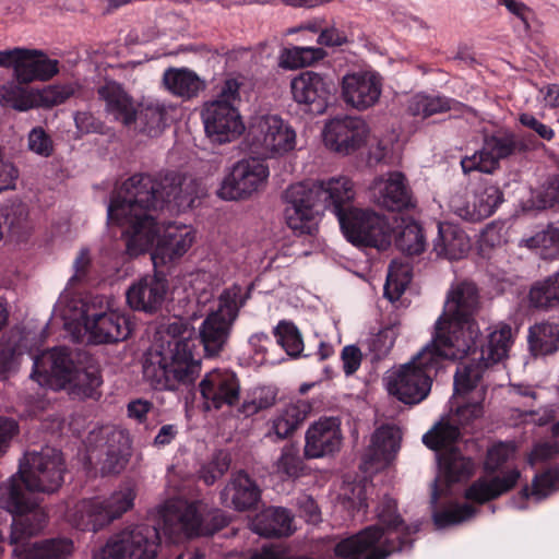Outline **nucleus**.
Listing matches in <instances>:
<instances>
[{
    "mask_svg": "<svg viewBox=\"0 0 559 559\" xmlns=\"http://www.w3.org/2000/svg\"><path fill=\"white\" fill-rule=\"evenodd\" d=\"M66 463L62 452L52 447L25 452L19 471L0 484V508L12 514L10 544L20 559H67L73 543L52 538L26 548L28 539L45 527L46 513L34 492L53 493L64 481Z\"/></svg>",
    "mask_w": 559,
    "mask_h": 559,
    "instance_id": "obj_1",
    "label": "nucleus"
},
{
    "mask_svg": "<svg viewBox=\"0 0 559 559\" xmlns=\"http://www.w3.org/2000/svg\"><path fill=\"white\" fill-rule=\"evenodd\" d=\"M164 205V175L135 174L128 178L111 199L108 219L127 226L122 233L127 253L138 257L148 251L158 235L153 212Z\"/></svg>",
    "mask_w": 559,
    "mask_h": 559,
    "instance_id": "obj_2",
    "label": "nucleus"
},
{
    "mask_svg": "<svg viewBox=\"0 0 559 559\" xmlns=\"http://www.w3.org/2000/svg\"><path fill=\"white\" fill-rule=\"evenodd\" d=\"M355 194L354 182L345 176L292 185L284 195L286 224L298 235H311L321 210H330L340 219L353 209Z\"/></svg>",
    "mask_w": 559,
    "mask_h": 559,
    "instance_id": "obj_3",
    "label": "nucleus"
},
{
    "mask_svg": "<svg viewBox=\"0 0 559 559\" xmlns=\"http://www.w3.org/2000/svg\"><path fill=\"white\" fill-rule=\"evenodd\" d=\"M379 525L368 526L340 540L334 547L338 559H386L396 551L411 549L419 524H406L388 499L378 511Z\"/></svg>",
    "mask_w": 559,
    "mask_h": 559,
    "instance_id": "obj_4",
    "label": "nucleus"
},
{
    "mask_svg": "<svg viewBox=\"0 0 559 559\" xmlns=\"http://www.w3.org/2000/svg\"><path fill=\"white\" fill-rule=\"evenodd\" d=\"M480 310L479 290L475 283L462 281L451 286L442 314L433 325L432 338L463 358L475 352L481 332L475 319Z\"/></svg>",
    "mask_w": 559,
    "mask_h": 559,
    "instance_id": "obj_5",
    "label": "nucleus"
},
{
    "mask_svg": "<svg viewBox=\"0 0 559 559\" xmlns=\"http://www.w3.org/2000/svg\"><path fill=\"white\" fill-rule=\"evenodd\" d=\"M463 359L455 352L431 340L413 358L394 369L386 378L390 395L406 405H416L427 399L432 382L444 360Z\"/></svg>",
    "mask_w": 559,
    "mask_h": 559,
    "instance_id": "obj_6",
    "label": "nucleus"
},
{
    "mask_svg": "<svg viewBox=\"0 0 559 559\" xmlns=\"http://www.w3.org/2000/svg\"><path fill=\"white\" fill-rule=\"evenodd\" d=\"M195 342L181 338L169 344L167 352L151 349L145 354L143 378L158 391H176L179 385H189L201 373L202 358Z\"/></svg>",
    "mask_w": 559,
    "mask_h": 559,
    "instance_id": "obj_7",
    "label": "nucleus"
},
{
    "mask_svg": "<svg viewBox=\"0 0 559 559\" xmlns=\"http://www.w3.org/2000/svg\"><path fill=\"white\" fill-rule=\"evenodd\" d=\"M249 144L253 153L264 157H278L296 146V132L277 115L257 118L249 129Z\"/></svg>",
    "mask_w": 559,
    "mask_h": 559,
    "instance_id": "obj_8",
    "label": "nucleus"
},
{
    "mask_svg": "<svg viewBox=\"0 0 559 559\" xmlns=\"http://www.w3.org/2000/svg\"><path fill=\"white\" fill-rule=\"evenodd\" d=\"M159 545V530L155 525H130L106 543L103 559H155Z\"/></svg>",
    "mask_w": 559,
    "mask_h": 559,
    "instance_id": "obj_9",
    "label": "nucleus"
},
{
    "mask_svg": "<svg viewBox=\"0 0 559 559\" xmlns=\"http://www.w3.org/2000/svg\"><path fill=\"white\" fill-rule=\"evenodd\" d=\"M163 531L168 535L183 533L188 537L211 536L229 524V516L219 509L203 513L197 503L187 504L181 511L162 513Z\"/></svg>",
    "mask_w": 559,
    "mask_h": 559,
    "instance_id": "obj_10",
    "label": "nucleus"
},
{
    "mask_svg": "<svg viewBox=\"0 0 559 559\" xmlns=\"http://www.w3.org/2000/svg\"><path fill=\"white\" fill-rule=\"evenodd\" d=\"M338 222L346 239L357 247L385 250L391 245L388 221L372 211L349 209Z\"/></svg>",
    "mask_w": 559,
    "mask_h": 559,
    "instance_id": "obj_11",
    "label": "nucleus"
},
{
    "mask_svg": "<svg viewBox=\"0 0 559 559\" xmlns=\"http://www.w3.org/2000/svg\"><path fill=\"white\" fill-rule=\"evenodd\" d=\"M269 178V167L259 158L237 162L224 178L218 197L224 200H241L258 192Z\"/></svg>",
    "mask_w": 559,
    "mask_h": 559,
    "instance_id": "obj_12",
    "label": "nucleus"
},
{
    "mask_svg": "<svg viewBox=\"0 0 559 559\" xmlns=\"http://www.w3.org/2000/svg\"><path fill=\"white\" fill-rule=\"evenodd\" d=\"M290 93L295 103L313 115L325 112L336 88L333 80L314 71H302L290 81Z\"/></svg>",
    "mask_w": 559,
    "mask_h": 559,
    "instance_id": "obj_13",
    "label": "nucleus"
},
{
    "mask_svg": "<svg viewBox=\"0 0 559 559\" xmlns=\"http://www.w3.org/2000/svg\"><path fill=\"white\" fill-rule=\"evenodd\" d=\"M519 141L513 132L499 130L484 139L483 147L472 156L462 158L461 166L464 174L478 170L486 174L493 173L499 167V160L514 154L519 148Z\"/></svg>",
    "mask_w": 559,
    "mask_h": 559,
    "instance_id": "obj_14",
    "label": "nucleus"
},
{
    "mask_svg": "<svg viewBox=\"0 0 559 559\" xmlns=\"http://www.w3.org/2000/svg\"><path fill=\"white\" fill-rule=\"evenodd\" d=\"M204 408L219 411L239 404L241 385L237 373L229 369H213L199 383Z\"/></svg>",
    "mask_w": 559,
    "mask_h": 559,
    "instance_id": "obj_15",
    "label": "nucleus"
},
{
    "mask_svg": "<svg viewBox=\"0 0 559 559\" xmlns=\"http://www.w3.org/2000/svg\"><path fill=\"white\" fill-rule=\"evenodd\" d=\"M206 136L215 143H228L245 131V123L236 106L207 102L201 110Z\"/></svg>",
    "mask_w": 559,
    "mask_h": 559,
    "instance_id": "obj_16",
    "label": "nucleus"
},
{
    "mask_svg": "<svg viewBox=\"0 0 559 559\" xmlns=\"http://www.w3.org/2000/svg\"><path fill=\"white\" fill-rule=\"evenodd\" d=\"M367 135L365 120L353 116L335 117L325 123L323 130L325 146L343 155L360 148L366 143Z\"/></svg>",
    "mask_w": 559,
    "mask_h": 559,
    "instance_id": "obj_17",
    "label": "nucleus"
},
{
    "mask_svg": "<svg viewBox=\"0 0 559 559\" xmlns=\"http://www.w3.org/2000/svg\"><path fill=\"white\" fill-rule=\"evenodd\" d=\"M82 317L85 330L97 344L124 341L132 331L130 318L118 311L97 312L93 307L86 306Z\"/></svg>",
    "mask_w": 559,
    "mask_h": 559,
    "instance_id": "obj_18",
    "label": "nucleus"
},
{
    "mask_svg": "<svg viewBox=\"0 0 559 559\" xmlns=\"http://www.w3.org/2000/svg\"><path fill=\"white\" fill-rule=\"evenodd\" d=\"M370 193L372 201L388 211H403L416 206L407 179L400 171L376 179L370 187Z\"/></svg>",
    "mask_w": 559,
    "mask_h": 559,
    "instance_id": "obj_19",
    "label": "nucleus"
},
{
    "mask_svg": "<svg viewBox=\"0 0 559 559\" xmlns=\"http://www.w3.org/2000/svg\"><path fill=\"white\" fill-rule=\"evenodd\" d=\"M382 92V80L377 72L358 71L347 73L342 79L344 102L358 110L376 105Z\"/></svg>",
    "mask_w": 559,
    "mask_h": 559,
    "instance_id": "obj_20",
    "label": "nucleus"
},
{
    "mask_svg": "<svg viewBox=\"0 0 559 559\" xmlns=\"http://www.w3.org/2000/svg\"><path fill=\"white\" fill-rule=\"evenodd\" d=\"M167 290L168 281L163 273L146 274L128 288L127 302L133 310L152 314L162 308Z\"/></svg>",
    "mask_w": 559,
    "mask_h": 559,
    "instance_id": "obj_21",
    "label": "nucleus"
},
{
    "mask_svg": "<svg viewBox=\"0 0 559 559\" xmlns=\"http://www.w3.org/2000/svg\"><path fill=\"white\" fill-rule=\"evenodd\" d=\"M341 421L336 417H323L309 426L305 436L304 454L307 459L331 455L341 449Z\"/></svg>",
    "mask_w": 559,
    "mask_h": 559,
    "instance_id": "obj_22",
    "label": "nucleus"
},
{
    "mask_svg": "<svg viewBox=\"0 0 559 559\" xmlns=\"http://www.w3.org/2000/svg\"><path fill=\"white\" fill-rule=\"evenodd\" d=\"M195 239L193 229L186 225L169 224L158 238L152 253L154 266L180 259L191 248Z\"/></svg>",
    "mask_w": 559,
    "mask_h": 559,
    "instance_id": "obj_23",
    "label": "nucleus"
},
{
    "mask_svg": "<svg viewBox=\"0 0 559 559\" xmlns=\"http://www.w3.org/2000/svg\"><path fill=\"white\" fill-rule=\"evenodd\" d=\"M75 365L71 358L68 347H53L43 352L34 359L33 372L31 377L38 382L46 381L48 378H56L62 384L71 379Z\"/></svg>",
    "mask_w": 559,
    "mask_h": 559,
    "instance_id": "obj_24",
    "label": "nucleus"
},
{
    "mask_svg": "<svg viewBox=\"0 0 559 559\" xmlns=\"http://www.w3.org/2000/svg\"><path fill=\"white\" fill-rule=\"evenodd\" d=\"M261 499V490L253 479L245 472L234 473L221 492L222 503L236 511L255 508Z\"/></svg>",
    "mask_w": 559,
    "mask_h": 559,
    "instance_id": "obj_25",
    "label": "nucleus"
},
{
    "mask_svg": "<svg viewBox=\"0 0 559 559\" xmlns=\"http://www.w3.org/2000/svg\"><path fill=\"white\" fill-rule=\"evenodd\" d=\"M521 474L519 469L512 468L493 477H479L465 490L464 497L473 502L484 504L495 500L515 487Z\"/></svg>",
    "mask_w": 559,
    "mask_h": 559,
    "instance_id": "obj_26",
    "label": "nucleus"
},
{
    "mask_svg": "<svg viewBox=\"0 0 559 559\" xmlns=\"http://www.w3.org/2000/svg\"><path fill=\"white\" fill-rule=\"evenodd\" d=\"M174 108L159 102L140 104L132 114L134 130L148 138L159 136L169 126Z\"/></svg>",
    "mask_w": 559,
    "mask_h": 559,
    "instance_id": "obj_27",
    "label": "nucleus"
},
{
    "mask_svg": "<svg viewBox=\"0 0 559 559\" xmlns=\"http://www.w3.org/2000/svg\"><path fill=\"white\" fill-rule=\"evenodd\" d=\"M310 412L311 405L304 400L285 404L270 420L271 427L267 436L271 438L274 436V440H285L292 437L301 427Z\"/></svg>",
    "mask_w": 559,
    "mask_h": 559,
    "instance_id": "obj_28",
    "label": "nucleus"
},
{
    "mask_svg": "<svg viewBox=\"0 0 559 559\" xmlns=\"http://www.w3.org/2000/svg\"><path fill=\"white\" fill-rule=\"evenodd\" d=\"M17 66L16 80L21 84L33 81H48L59 72V62L48 58L43 51L24 48Z\"/></svg>",
    "mask_w": 559,
    "mask_h": 559,
    "instance_id": "obj_29",
    "label": "nucleus"
},
{
    "mask_svg": "<svg viewBox=\"0 0 559 559\" xmlns=\"http://www.w3.org/2000/svg\"><path fill=\"white\" fill-rule=\"evenodd\" d=\"M401 430L393 425H383L376 429L371 437L364 462L366 464L384 463L389 464L401 448Z\"/></svg>",
    "mask_w": 559,
    "mask_h": 559,
    "instance_id": "obj_30",
    "label": "nucleus"
},
{
    "mask_svg": "<svg viewBox=\"0 0 559 559\" xmlns=\"http://www.w3.org/2000/svg\"><path fill=\"white\" fill-rule=\"evenodd\" d=\"M200 194V183L192 177L175 171L164 174V203L174 202L179 209L192 207Z\"/></svg>",
    "mask_w": 559,
    "mask_h": 559,
    "instance_id": "obj_31",
    "label": "nucleus"
},
{
    "mask_svg": "<svg viewBox=\"0 0 559 559\" xmlns=\"http://www.w3.org/2000/svg\"><path fill=\"white\" fill-rule=\"evenodd\" d=\"M432 250L439 258L459 260L469 250V240L457 226L440 222L438 223V236L433 240Z\"/></svg>",
    "mask_w": 559,
    "mask_h": 559,
    "instance_id": "obj_32",
    "label": "nucleus"
},
{
    "mask_svg": "<svg viewBox=\"0 0 559 559\" xmlns=\"http://www.w3.org/2000/svg\"><path fill=\"white\" fill-rule=\"evenodd\" d=\"M233 323L218 313L210 312L199 328L200 341L207 357L219 355L230 335Z\"/></svg>",
    "mask_w": 559,
    "mask_h": 559,
    "instance_id": "obj_33",
    "label": "nucleus"
},
{
    "mask_svg": "<svg viewBox=\"0 0 559 559\" xmlns=\"http://www.w3.org/2000/svg\"><path fill=\"white\" fill-rule=\"evenodd\" d=\"M98 97L105 102L106 111L126 127L132 126V114H134L133 99L123 87L115 82L107 81L97 90Z\"/></svg>",
    "mask_w": 559,
    "mask_h": 559,
    "instance_id": "obj_34",
    "label": "nucleus"
},
{
    "mask_svg": "<svg viewBox=\"0 0 559 559\" xmlns=\"http://www.w3.org/2000/svg\"><path fill=\"white\" fill-rule=\"evenodd\" d=\"M104 508L99 498L83 499L74 506L70 521L80 531L96 533L110 524V518Z\"/></svg>",
    "mask_w": 559,
    "mask_h": 559,
    "instance_id": "obj_35",
    "label": "nucleus"
},
{
    "mask_svg": "<svg viewBox=\"0 0 559 559\" xmlns=\"http://www.w3.org/2000/svg\"><path fill=\"white\" fill-rule=\"evenodd\" d=\"M527 346L535 358L556 354L559 350V322L544 320L531 325Z\"/></svg>",
    "mask_w": 559,
    "mask_h": 559,
    "instance_id": "obj_36",
    "label": "nucleus"
},
{
    "mask_svg": "<svg viewBox=\"0 0 559 559\" xmlns=\"http://www.w3.org/2000/svg\"><path fill=\"white\" fill-rule=\"evenodd\" d=\"M513 342V329L510 324L500 322L495 325L493 330L489 333L487 343L481 345L479 350V345H477L476 350L471 352V354H481V359L489 361V364L496 365L508 358ZM480 343L481 340L478 344ZM467 355H469V353Z\"/></svg>",
    "mask_w": 559,
    "mask_h": 559,
    "instance_id": "obj_37",
    "label": "nucleus"
},
{
    "mask_svg": "<svg viewBox=\"0 0 559 559\" xmlns=\"http://www.w3.org/2000/svg\"><path fill=\"white\" fill-rule=\"evenodd\" d=\"M163 83L173 95L186 100L197 97L205 88L204 81L187 68L167 69L163 74Z\"/></svg>",
    "mask_w": 559,
    "mask_h": 559,
    "instance_id": "obj_38",
    "label": "nucleus"
},
{
    "mask_svg": "<svg viewBox=\"0 0 559 559\" xmlns=\"http://www.w3.org/2000/svg\"><path fill=\"white\" fill-rule=\"evenodd\" d=\"M293 516L285 508H269L257 515L252 530L260 536L281 537L289 536Z\"/></svg>",
    "mask_w": 559,
    "mask_h": 559,
    "instance_id": "obj_39",
    "label": "nucleus"
},
{
    "mask_svg": "<svg viewBox=\"0 0 559 559\" xmlns=\"http://www.w3.org/2000/svg\"><path fill=\"white\" fill-rule=\"evenodd\" d=\"M131 440L123 430H112L107 440L106 457L102 464L103 474H119L129 462Z\"/></svg>",
    "mask_w": 559,
    "mask_h": 559,
    "instance_id": "obj_40",
    "label": "nucleus"
},
{
    "mask_svg": "<svg viewBox=\"0 0 559 559\" xmlns=\"http://www.w3.org/2000/svg\"><path fill=\"white\" fill-rule=\"evenodd\" d=\"M528 306L538 311H549L559 306V271L534 282L527 294Z\"/></svg>",
    "mask_w": 559,
    "mask_h": 559,
    "instance_id": "obj_41",
    "label": "nucleus"
},
{
    "mask_svg": "<svg viewBox=\"0 0 559 559\" xmlns=\"http://www.w3.org/2000/svg\"><path fill=\"white\" fill-rule=\"evenodd\" d=\"M492 366L489 361L481 359V354H478L477 358L460 364L454 374L455 392L466 394L473 391L479 384L485 372Z\"/></svg>",
    "mask_w": 559,
    "mask_h": 559,
    "instance_id": "obj_42",
    "label": "nucleus"
},
{
    "mask_svg": "<svg viewBox=\"0 0 559 559\" xmlns=\"http://www.w3.org/2000/svg\"><path fill=\"white\" fill-rule=\"evenodd\" d=\"M474 207L471 217L488 218L503 202V192L491 182H481L477 186L473 193Z\"/></svg>",
    "mask_w": 559,
    "mask_h": 559,
    "instance_id": "obj_43",
    "label": "nucleus"
},
{
    "mask_svg": "<svg viewBox=\"0 0 559 559\" xmlns=\"http://www.w3.org/2000/svg\"><path fill=\"white\" fill-rule=\"evenodd\" d=\"M438 463L449 483L468 478L474 471V463L461 454L457 449L437 454Z\"/></svg>",
    "mask_w": 559,
    "mask_h": 559,
    "instance_id": "obj_44",
    "label": "nucleus"
},
{
    "mask_svg": "<svg viewBox=\"0 0 559 559\" xmlns=\"http://www.w3.org/2000/svg\"><path fill=\"white\" fill-rule=\"evenodd\" d=\"M461 436L457 426L449 421L441 420L423 436V442L429 449L436 451L438 454L441 452L456 449L455 443Z\"/></svg>",
    "mask_w": 559,
    "mask_h": 559,
    "instance_id": "obj_45",
    "label": "nucleus"
},
{
    "mask_svg": "<svg viewBox=\"0 0 559 559\" xmlns=\"http://www.w3.org/2000/svg\"><path fill=\"white\" fill-rule=\"evenodd\" d=\"M413 277V266L407 261L393 260L388 269L384 297L390 301L400 299Z\"/></svg>",
    "mask_w": 559,
    "mask_h": 559,
    "instance_id": "obj_46",
    "label": "nucleus"
},
{
    "mask_svg": "<svg viewBox=\"0 0 559 559\" xmlns=\"http://www.w3.org/2000/svg\"><path fill=\"white\" fill-rule=\"evenodd\" d=\"M276 391L269 386L255 388L247 393L242 402L236 405L238 417L249 418L262 411L271 408L276 402Z\"/></svg>",
    "mask_w": 559,
    "mask_h": 559,
    "instance_id": "obj_47",
    "label": "nucleus"
},
{
    "mask_svg": "<svg viewBox=\"0 0 559 559\" xmlns=\"http://www.w3.org/2000/svg\"><path fill=\"white\" fill-rule=\"evenodd\" d=\"M452 99L440 95H428L418 93L414 95L407 105V111L412 116H420L428 118L437 114H442L451 110Z\"/></svg>",
    "mask_w": 559,
    "mask_h": 559,
    "instance_id": "obj_48",
    "label": "nucleus"
},
{
    "mask_svg": "<svg viewBox=\"0 0 559 559\" xmlns=\"http://www.w3.org/2000/svg\"><path fill=\"white\" fill-rule=\"evenodd\" d=\"M395 245L406 255L421 254L427 247L423 227L415 221L406 223L397 233Z\"/></svg>",
    "mask_w": 559,
    "mask_h": 559,
    "instance_id": "obj_49",
    "label": "nucleus"
},
{
    "mask_svg": "<svg viewBox=\"0 0 559 559\" xmlns=\"http://www.w3.org/2000/svg\"><path fill=\"white\" fill-rule=\"evenodd\" d=\"M276 472L287 478L297 479L310 473V468L305 463V456L299 453L295 444H285L277 459Z\"/></svg>",
    "mask_w": 559,
    "mask_h": 559,
    "instance_id": "obj_50",
    "label": "nucleus"
},
{
    "mask_svg": "<svg viewBox=\"0 0 559 559\" xmlns=\"http://www.w3.org/2000/svg\"><path fill=\"white\" fill-rule=\"evenodd\" d=\"M250 297V289L243 294L242 287L238 284L224 289L218 297V307L212 313H218L225 320H230L234 324L238 318L240 309L246 305Z\"/></svg>",
    "mask_w": 559,
    "mask_h": 559,
    "instance_id": "obj_51",
    "label": "nucleus"
},
{
    "mask_svg": "<svg viewBox=\"0 0 559 559\" xmlns=\"http://www.w3.org/2000/svg\"><path fill=\"white\" fill-rule=\"evenodd\" d=\"M0 104L19 111H26L37 106L36 94L14 82L0 85Z\"/></svg>",
    "mask_w": 559,
    "mask_h": 559,
    "instance_id": "obj_52",
    "label": "nucleus"
},
{
    "mask_svg": "<svg viewBox=\"0 0 559 559\" xmlns=\"http://www.w3.org/2000/svg\"><path fill=\"white\" fill-rule=\"evenodd\" d=\"M102 382V376L98 370L76 368L71 373V379L66 381V383L70 384L71 393L80 399L95 397Z\"/></svg>",
    "mask_w": 559,
    "mask_h": 559,
    "instance_id": "obj_53",
    "label": "nucleus"
},
{
    "mask_svg": "<svg viewBox=\"0 0 559 559\" xmlns=\"http://www.w3.org/2000/svg\"><path fill=\"white\" fill-rule=\"evenodd\" d=\"M326 52L319 47H293L282 51L280 66L284 69H298L309 67L322 60Z\"/></svg>",
    "mask_w": 559,
    "mask_h": 559,
    "instance_id": "obj_54",
    "label": "nucleus"
},
{
    "mask_svg": "<svg viewBox=\"0 0 559 559\" xmlns=\"http://www.w3.org/2000/svg\"><path fill=\"white\" fill-rule=\"evenodd\" d=\"M559 484V469L548 468L543 473L536 474L532 480V487L524 486L520 496L522 499L534 498L540 501L551 495Z\"/></svg>",
    "mask_w": 559,
    "mask_h": 559,
    "instance_id": "obj_55",
    "label": "nucleus"
},
{
    "mask_svg": "<svg viewBox=\"0 0 559 559\" xmlns=\"http://www.w3.org/2000/svg\"><path fill=\"white\" fill-rule=\"evenodd\" d=\"M277 344L283 347L286 354L297 358L304 350V341L298 328L290 321L282 320L273 331Z\"/></svg>",
    "mask_w": 559,
    "mask_h": 559,
    "instance_id": "obj_56",
    "label": "nucleus"
},
{
    "mask_svg": "<svg viewBox=\"0 0 559 559\" xmlns=\"http://www.w3.org/2000/svg\"><path fill=\"white\" fill-rule=\"evenodd\" d=\"M135 492L132 488L126 487L112 492L108 498L102 499L103 506L110 518V523L120 518L133 507Z\"/></svg>",
    "mask_w": 559,
    "mask_h": 559,
    "instance_id": "obj_57",
    "label": "nucleus"
},
{
    "mask_svg": "<svg viewBox=\"0 0 559 559\" xmlns=\"http://www.w3.org/2000/svg\"><path fill=\"white\" fill-rule=\"evenodd\" d=\"M80 85L75 82L61 85H49L43 88L37 96V105L53 107L64 103L79 91Z\"/></svg>",
    "mask_w": 559,
    "mask_h": 559,
    "instance_id": "obj_58",
    "label": "nucleus"
},
{
    "mask_svg": "<svg viewBox=\"0 0 559 559\" xmlns=\"http://www.w3.org/2000/svg\"><path fill=\"white\" fill-rule=\"evenodd\" d=\"M528 248H542L546 250L545 258H559V228L548 225L526 240Z\"/></svg>",
    "mask_w": 559,
    "mask_h": 559,
    "instance_id": "obj_59",
    "label": "nucleus"
},
{
    "mask_svg": "<svg viewBox=\"0 0 559 559\" xmlns=\"http://www.w3.org/2000/svg\"><path fill=\"white\" fill-rule=\"evenodd\" d=\"M476 513L477 509L468 503L456 504L453 508L436 512L433 522L439 528H444L468 521Z\"/></svg>",
    "mask_w": 559,
    "mask_h": 559,
    "instance_id": "obj_60",
    "label": "nucleus"
},
{
    "mask_svg": "<svg viewBox=\"0 0 559 559\" xmlns=\"http://www.w3.org/2000/svg\"><path fill=\"white\" fill-rule=\"evenodd\" d=\"M230 462L231 459L227 452L217 451L213 454L212 460L201 467L200 478L206 485H213L228 471Z\"/></svg>",
    "mask_w": 559,
    "mask_h": 559,
    "instance_id": "obj_61",
    "label": "nucleus"
},
{
    "mask_svg": "<svg viewBox=\"0 0 559 559\" xmlns=\"http://www.w3.org/2000/svg\"><path fill=\"white\" fill-rule=\"evenodd\" d=\"M27 148L38 156L49 157L53 153V141L43 127H34L27 134Z\"/></svg>",
    "mask_w": 559,
    "mask_h": 559,
    "instance_id": "obj_62",
    "label": "nucleus"
},
{
    "mask_svg": "<svg viewBox=\"0 0 559 559\" xmlns=\"http://www.w3.org/2000/svg\"><path fill=\"white\" fill-rule=\"evenodd\" d=\"M539 209H550L559 205V174L549 177L535 195Z\"/></svg>",
    "mask_w": 559,
    "mask_h": 559,
    "instance_id": "obj_63",
    "label": "nucleus"
},
{
    "mask_svg": "<svg viewBox=\"0 0 559 559\" xmlns=\"http://www.w3.org/2000/svg\"><path fill=\"white\" fill-rule=\"evenodd\" d=\"M28 209L24 203H13L5 209L4 222L12 233L20 234L27 228Z\"/></svg>",
    "mask_w": 559,
    "mask_h": 559,
    "instance_id": "obj_64",
    "label": "nucleus"
}]
</instances>
